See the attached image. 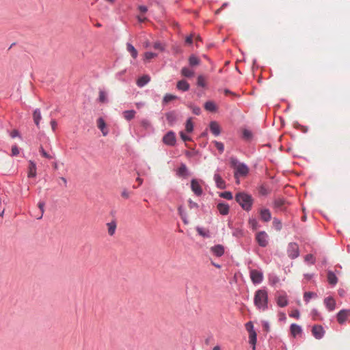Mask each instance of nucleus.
<instances>
[{
	"mask_svg": "<svg viewBox=\"0 0 350 350\" xmlns=\"http://www.w3.org/2000/svg\"><path fill=\"white\" fill-rule=\"evenodd\" d=\"M185 130L188 133H191L193 130V124L191 122V118H189L187 120L186 124H185Z\"/></svg>",
	"mask_w": 350,
	"mask_h": 350,
	"instance_id": "58836bf2",
	"label": "nucleus"
},
{
	"mask_svg": "<svg viewBox=\"0 0 350 350\" xmlns=\"http://www.w3.org/2000/svg\"><path fill=\"white\" fill-rule=\"evenodd\" d=\"M127 51L131 53V56L135 59L137 57V51L135 49V47L130 43L126 44Z\"/></svg>",
	"mask_w": 350,
	"mask_h": 350,
	"instance_id": "7c9ffc66",
	"label": "nucleus"
},
{
	"mask_svg": "<svg viewBox=\"0 0 350 350\" xmlns=\"http://www.w3.org/2000/svg\"><path fill=\"white\" fill-rule=\"evenodd\" d=\"M138 8L139 10L142 13H146L148 11L147 7L144 5H139Z\"/></svg>",
	"mask_w": 350,
	"mask_h": 350,
	"instance_id": "338daca9",
	"label": "nucleus"
},
{
	"mask_svg": "<svg viewBox=\"0 0 350 350\" xmlns=\"http://www.w3.org/2000/svg\"><path fill=\"white\" fill-rule=\"evenodd\" d=\"M214 180L219 189H224L226 188V183L219 174L215 173L214 174Z\"/></svg>",
	"mask_w": 350,
	"mask_h": 350,
	"instance_id": "dca6fc26",
	"label": "nucleus"
},
{
	"mask_svg": "<svg viewBox=\"0 0 350 350\" xmlns=\"http://www.w3.org/2000/svg\"><path fill=\"white\" fill-rule=\"evenodd\" d=\"M187 172V167L185 164H182L178 168L177 174L178 176H185Z\"/></svg>",
	"mask_w": 350,
	"mask_h": 350,
	"instance_id": "a19ab883",
	"label": "nucleus"
},
{
	"mask_svg": "<svg viewBox=\"0 0 350 350\" xmlns=\"http://www.w3.org/2000/svg\"><path fill=\"white\" fill-rule=\"evenodd\" d=\"M44 202H39L38 203V207H39V208L41 211V215H40V217L39 218H41L42 217V215H43V213H44Z\"/></svg>",
	"mask_w": 350,
	"mask_h": 350,
	"instance_id": "0e129e2a",
	"label": "nucleus"
},
{
	"mask_svg": "<svg viewBox=\"0 0 350 350\" xmlns=\"http://www.w3.org/2000/svg\"><path fill=\"white\" fill-rule=\"evenodd\" d=\"M256 241L262 247H266L269 243V236L265 231H260L256 234Z\"/></svg>",
	"mask_w": 350,
	"mask_h": 350,
	"instance_id": "20e7f679",
	"label": "nucleus"
},
{
	"mask_svg": "<svg viewBox=\"0 0 350 350\" xmlns=\"http://www.w3.org/2000/svg\"><path fill=\"white\" fill-rule=\"evenodd\" d=\"M273 226L276 230L280 231L282 229V222L280 219L274 218L273 220Z\"/></svg>",
	"mask_w": 350,
	"mask_h": 350,
	"instance_id": "ea45409f",
	"label": "nucleus"
},
{
	"mask_svg": "<svg viewBox=\"0 0 350 350\" xmlns=\"http://www.w3.org/2000/svg\"><path fill=\"white\" fill-rule=\"evenodd\" d=\"M217 208L221 215H226L229 213V206L227 204L219 203Z\"/></svg>",
	"mask_w": 350,
	"mask_h": 350,
	"instance_id": "aec40b11",
	"label": "nucleus"
},
{
	"mask_svg": "<svg viewBox=\"0 0 350 350\" xmlns=\"http://www.w3.org/2000/svg\"><path fill=\"white\" fill-rule=\"evenodd\" d=\"M291 334L294 337H295L297 335L301 334V328L299 325L293 323L291 325Z\"/></svg>",
	"mask_w": 350,
	"mask_h": 350,
	"instance_id": "a878e982",
	"label": "nucleus"
},
{
	"mask_svg": "<svg viewBox=\"0 0 350 350\" xmlns=\"http://www.w3.org/2000/svg\"><path fill=\"white\" fill-rule=\"evenodd\" d=\"M136 112L134 110H128L123 112V117L128 121L134 118Z\"/></svg>",
	"mask_w": 350,
	"mask_h": 350,
	"instance_id": "c756f323",
	"label": "nucleus"
},
{
	"mask_svg": "<svg viewBox=\"0 0 350 350\" xmlns=\"http://www.w3.org/2000/svg\"><path fill=\"white\" fill-rule=\"evenodd\" d=\"M230 163L232 167L234 169V177L237 179V183H239V176H245L249 173L248 167L243 163H240L236 158L231 157L230 159Z\"/></svg>",
	"mask_w": 350,
	"mask_h": 350,
	"instance_id": "f03ea898",
	"label": "nucleus"
},
{
	"mask_svg": "<svg viewBox=\"0 0 350 350\" xmlns=\"http://www.w3.org/2000/svg\"><path fill=\"white\" fill-rule=\"evenodd\" d=\"M236 201L245 211H250L253 204L252 196L244 192H239L235 196Z\"/></svg>",
	"mask_w": 350,
	"mask_h": 350,
	"instance_id": "7ed1b4c3",
	"label": "nucleus"
},
{
	"mask_svg": "<svg viewBox=\"0 0 350 350\" xmlns=\"http://www.w3.org/2000/svg\"><path fill=\"white\" fill-rule=\"evenodd\" d=\"M285 204L286 202L282 198H278L274 200V208L278 210L284 211Z\"/></svg>",
	"mask_w": 350,
	"mask_h": 350,
	"instance_id": "4be33fe9",
	"label": "nucleus"
},
{
	"mask_svg": "<svg viewBox=\"0 0 350 350\" xmlns=\"http://www.w3.org/2000/svg\"><path fill=\"white\" fill-rule=\"evenodd\" d=\"M311 315H312L313 320H317L319 317V313L316 309H313L311 311Z\"/></svg>",
	"mask_w": 350,
	"mask_h": 350,
	"instance_id": "864d4df0",
	"label": "nucleus"
},
{
	"mask_svg": "<svg viewBox=\"0 0 350 350\" xmlns=\"http://www.w3.org/2000/svg\"><path fill=\"white\" fill-rule=\"evenodd\" d=\"M33 119L36 126L38 128H40V122L42 120V115L40 110L39 109H36L34 110L33 113Z\"/></svg>",
	"mask_w": 350,
	"mask_h": 350,
	"instance_id": "6ab92c4d",
	"label": "nucleus"
},
{
	"mask_svg": "<svg viewBox=\"0 0 350 350\" xmlns=\"http://www.w3.org/2000/svg\"><path fill=\"white\" fill-rule=\"evenodd\" d=\"M165 117L170 124H173L176 121V114L174 111L167 112Z\"/></svg>",
	"mask_w": 350,
	"mask_h": 350,
	"instance_id": "393cba45",
	"label": "nucleus"
},
{
	"mask_svg": "<svg viewBox=\"0 0 350 350\" xmlns=\"http://www.w3.org/2000/svg\"><path fill=\"white\" fill-rule=\"evenodd\" d=\"M312 333L315 338L321 339L324 336L325 330L321 325H316L313 326Z\"/></svg>",
	"mask_w": 350,
	"mask_h": 350,
	"instance_id": "1a4fd4ad",
	"label": "nucleus"
},
{
	"mask_svg": "<svg viewBox=\"0 0 350 350\" xmlns=\"http://www.w3.org/2000/svg\"><path fill=\"white\" fill-rule=\"evenodd\" d=\"M210 130L215 136H218L221 133V128L219 124L215 122L212 121L210 123Z\"/></svg>",
	"mask_w": 350,
	"mask_h": 350,
	"instance_id": "2eb2a0df",
	"label": "nucleus"
},
{
	"mask_svg": "<svg viewBox=\"0 0 350 350\" xmlns=\"http://www.w3.org/2000/svg\"><path fill=\"white\" fill-rule=\"evenodd\" d=\"M191 189L192 191L198 196H200L202 194L203 190L200 183L199 180L196 179H192L191 181Z\"/></svg>",
	"mask_w": 350,
	"mask_h": 350,
	"instance_id": "0eeeda50",
	"label": "nucleus"
},
{
	"mask_svg": "<svg viewBox=\"0 0 350 350\" xmlns=\"http://www.w3.org/2000/svg\"><path fill=\"white\" fill-rule=\"evenodd\" d=\"M260 215L261 219L265 222H268L271 219V214L269 209L262 208L260 211Z\"/></svg>",
	"mask_w": 350,
	"mask_h": 350,
	"instance_id": "4468645a",
	"label": "nucleus"
},
{
	"mask_svg": "<svg viewBox=\"0 0 350 350\" xmlns=\"http://www.w3.org/2000/svg\"><path fill=\"white\" fill-rule=\"evenodd\" d=\"M181 74L186 77H191L194 75V72L187 67H184L181 70Z\"/></svg>",
	"mask_w": 350,
	"mask_h": 350,
	"instance_id": "72a5a7b5",
	"label": "nucleus"
},
{
	"mask_svg": "<svg viewBox=\"0 0 350 350\" xmlns=\"http://www.w3.org/2000/svg\"><path fill=\"white\" fill-rule=\"evenodd\" d=\"M178 211L179 215H180L183 222L185 224H187V221L183 215V211L182 206L178 207Z\"/></svg>",
	"mask_w": 350,
	"mask_h": 350,
	"instance_id": "13d9d810",
	"label": "nucleus"
},
{
	"mask_svg": "<svg viewBox=\"0 0 350 350\" xmlns=\"http://www.w3.org/2000/svg\"><path fill=\"white\" fill-rule=\"evenodd\" d=\"M350 317V310H342L337 314V321L340 324L345 323Z\"/></svg>",
	"mask_w": 350,
	"mask_h": 350,
	"instance_id": "6e6552de",
	"label": "nucleus"
},
{
	"mask_svg": "<svg viewBox=\"0 0 350 350\" xmlns=\"http://www.w3.org/2000/svg\"><path fill=\"white\" fill-rule=\"evenodd\" d=\"M213 255L220 257L224 254V247L221 245L213 246L210 249Z\"/></svg>",
	"mask_w": 350,
	"mask_h": 350,
	"instance_id": "f8f14e48",
	"label": "nucleus"
},
{
	"mask_svg": "<svg viewBox=\"0 0 350 350\" xmlns=\"http://www.w3.org/2000/svg\"><path fill=\"white\" fill-rule=\"evenodd\" d=\"M178 97L175 95H173V94H166L164 97H163V103L164 104H167L169 102L172 101V100H176L177 99Z\"/></svg>",
	"mask_w": 350,
	"mask_h": 350,
	"instance_id": "e433bc0d",
	"label": "nucleus"
},
{
	"mask_svg": "<svg viewBox=\"0 0 350 350\" xmlns=\"http://www.w3.org/2000/svg\"><path fill=\"white\" fill-rule=\"evenodd\" d=\"M150 81V77L148 75H143L142 77H139L137 81V85L139 87H144L145 85H146L149 81Z\"/></svg>",
	"mask_w": 350,
	"mask_h": 350,
	"instance_id": "b1692460",
	"label": "nucleus"
},
{
	"mask_svg": "<svg viewBox=\"0 0 350 350\" xmlns=\"http://www.w3.org/2000/svg\"><path fill=\"white\" fill-rule=\"evenodd\" d=\"M157 56V54L152 52H146L144 54L145 59L150 60Z\"/></svg>",
	"mask_w": 350,
	"mask_h": 350,
	"instance_id": "79ce46f5",
	"label": "nucleus"
},
{
	"mask_svg": "<svg viewBox=\"0 0 350 350\" xmlns=\"http://www.w3.org/2000/svg\"><path fill=\"white\" fill-rule=\"evenodd\" d=\"M277 304L280 307H285L288 305V300L286 295H280L276 298Z\"/></svg>",
	"mask_w": 350,
	"mask_h": 350,
	"instance_id": "412c9836",
	"label": "nucleus"
},
{
	"mask_svg": "<svg viewBox=\"0 0 350 350\" xmlns=\"http://www.w3.org/2000/svg\"><path fill=\"white\" fill-rule=\"evenodd\" d=\"M190 109L192 110L193 113L196 115H200L201 112V109L199 107L195 105H190Z\"/></svg>",
	"mask_w": 350,
	"mask_h": 350,
	"instance_id": "de8ad7c7",
	"label": "nucleus"
},
{
	"mask_svg": "<svg viewBox=\"0 0 350 350\" xmlns=\"http://www.w3.org/2000/svg\"><path fill=\"white\" fill-rule=\"evenodd\" d=\"M248 224L253 230H256L259 228L258 222L255 218H250L248 221Z\"/></svg>",
	"mask_w": 350,
	"mask_h": 350,
	"instance_id": "f704fd0d",
	"label": "nucleus"
},
{
	"mask_svg": "<svg viewBox=\"0 0 350 350\" xmlns=\"http://www.w3.org/2000/svg\"><path fill=\"white\" fill-rule=\"evenodd\" d=\"M305 260L306 261L310 262L311 263H314V257H313V256L312 254L306 255V257H305Z\"/></svg>",
	"mask_w": 350,
	"mask_h": 350,
	"instance_id": "052dcab7",
	"label": "nucleus"
},
{
	"mask_svg": "<svg viewBox=\"0 0 350 350\" xmlns=\"http://www.w3.org/2000/svg\"><path fill=\"white\" fill-rule=\"evenodd\" d=\"M220 197L221 198H224L225 199H227V200H231L232 199V194L231 192L230 191H225V192H223L221 193L220 195H219Z\"/></svg>",
	"mask_w": 350,
	"mask_h": 350,
	"instance_id": "c03bdc74",
	"label": "nucleus"
},
{
	"mask_svg": "<svg viewBox=\"0 0 350 350\" xmlns=\"http://www.w3.org/2000/svg\"><path fill=\"white\" fill-rule=\"evenodd\" d=\"M141 125L144 128V129H148L150 126V122L148 120H142L141 121Z\"/></svg>",
	"mask_w": 350,
	"mask_h": 350,
	"instance_id": "5fc2aeb1",
	"label": "nucleus"
},
{
	"mask_svg": "<svg viewBox=\"0 0 350 350\" xmlns=\"http://www.w3.org/2000/svg\"><path fill=\"white\" fill-rule=\"evenodd\" d=\"M51 129L53 131H55L57 129V123L56 122L55 120H52L51 121Z\"/></svg>",
	"mask_w": 350,
	"mask_h": 350,
	"instance_id": "680f3d73",
	"label": "nucleus"
},
{
	"mask_svg": "<svg viewBox=\"0 0 350 350\" xmlns=\"http://www.w3.org/2000/svg\"><path fill=\"white\" fill-rule=\"evenodd\" d=\"M204 109L208 111H215L217 110V106L213 101H207L204 104Z\"/></svg>",
	"mask_w": 350,
	"mask_h": 350,
	"instance_id": "cd10ccee",
	"label": "nucleus"
},
{
	"mask_svg": "<svg viewBox=\"0 0 350 350\" xmlns=\"http://www.w3.org/2000/svg\"><path fill=\"white\" fill-rule=\"evenodd\" d=\"M206 79L204 78V77L202 75L198 76L197 79V85L198 86L204 88L206 86Z\"/></svg>",
	"mask_w": 350,
	"mask_h": 350,
	"instance_id": "4c0bfd02",
	"label": "nucleus"
},
{
	"mask_svg": "<svg viewBox=\"0 0 350 350\" xmlns=\"http://www.w3.org/2000/svg\"><path fill=\"white\" fill-rule=\"evenodd\" d=\"M256 333L255 331H250L249 334V342L253 345V350H255V345L256 343Z\"/></svg>",
	"mask_w": 350,
	"mask_h": 350,
	"instance_id": "c85d7f7f",
	"label": "nucleus"
},
{
	"mask_svg": "<svg viewBox=\"0 0 350 350\" xmlns=\"http://www.w3.org/2000/svg\"><path fill=\"white\" fill-rule=\"evenodd\" d=\"M131 192L129 191L126 189H124L121 192V196L124 199H129L130 198Z\"/></svg>",
	"mask_w": 350,
	"mask_h": 350,
	"instance_id": "09e8293b",
	"label": "nucleus"
},
{
	"mask_svg": "<svg viewBox=\"0 0 350 350\" xmlns=\"http://www.w3.org/2000/svg\"><path fill=\"white\" fill-rule=\"evenodd\" d=\"M196 230L198 233L203 237L209 238L211 237L210 232L208 230H204L202 228L197 227Z\"/></svg>",
	"mask_w": 350,
	"mask_h": 350,
	"instance_id": "c9c22d12",
	"label": "nucleus"
},
{
	"mask_svg": "<svg viewBox=\"0 0 350 350\" xmlns=\"http://www.w3.org/2000/svg\"><path fill=\"white\" fill-rule=\"evenodd\" d=\"M246 329L248 331L249 334L250 333V331H254V326L252 322H248L245 325Z\"/></svg>",
	"mask_w": 350,
	"mask_h": 350,
	"instance_id": "bf43d9fd",
	"label": "nucleus"
},
{
	"mask_svg": "<svg viewBox=\"0 0 350 350\" xmlns=\"http://www.w3.org/2000/svg\"><path fill=\"white\" fill-rule=\"evenodd\" d=\"M180 136L184 142L190 141L191 138L188 135H185L183 131L180 132Z\"/></svg>",
	"mask_w": 350,
	"mask_h": 350,
	"instance_id": "4d7b16f0",
	"label": "nucleus"
},
{
	"mask_svg": "<svg viewBox=\"0 0 350 350\" xmlns=\"http://www.w3.org/2000/svg\"><path fill=\"white\" fill-rule=\"evenodd\" d=\"M98 101L102 103H105L108 102L107 92H105L103 90L99 91Z\"/></svg>",
	"mask_w": 350,
	"mask_h": 350,
	"instance_id": "473e14b6",
	"label": "nucleus"
},
{
	"mask_svg": "<svg viewBox=\"0 0 350 350\" xmlns=\"http://www.w3.org/2000/svg\"><path fill=\"white\" fill-rule=\"evenodd\" d=\"M163 142L167 146H174L176 144V136L173 131L167 132L163 137Z\"/></svg>",
	"mask_w": 350,
	"mask_h": 350,
	"instance_id": "423d86ee",
	"label": "nucleus"
},
{
	"mask_svg": "<svg viewBox=\"0 0 350 350\" xmlns=\"http://www.w3.org/2000/svg\"><path fill=\"white\" fill-rule=\"evenodd\" d=\"M37 175V167L36 164L34 161H29L27 177L35 178Z\"/></svg>",
	"mask_w": 350,
	"mask_h": 350,
	"instance_id": "9d476101",
	"label": "nucleus"
},
{
	"mask_svg": "<svg viewBox=\"0 0 350 350\" xmlns=\"http://www.w3.org/2000/svg\"><path fill=\"white\" fill-rule=\"evenodd\" d=\"M19 154V149L16 145L12 147V156H16Z\"/></svg>",
	"mask_w": 350,
	"mask_h": 350,
	"instance_id": "6e6d98bb",
	"label": "nucleus"
},
{
	"mask_svg": "<svg viewBox=\"0 0 350 350\" xmlns=\"http://www.w3.org/2000/svg\"><path fill=\"white\" fill-rule=\"evenodd\" d=\"M224 94H225L226 95H232V96H237V94H235V93H234V92H231V91H230V90H229L228 89H225V90H224Z\"/></svg>",
	"mask_w": 350,
	"mask_h": 350,
	"instance_id": "774afa93",
	"label": "nucleus"
},
{
	"mask_svg": "<svg viewBox=\"0 0 350 350\" xmlns=\"http://www.w3.org/2000/svg\"><path fill=\"white\" fill-rule=\"evenodd\" d=\"M153 48L155 50L163 51L164 50V45L159 42H157L153 44Z\"/></svg>",
	"mask_w": 350,
	"mask_h": 350,
	"instance_id": "a18cd8bd",
	"label": "nucleus"
},
{
	"mask_svg": "<svg viewBox=\"0 0 350 350\" xmlns=\"http://www.w3.org/2000/svg\"><path fill=\"white\" fill-rule=\"evenodd\" d=\"M250 276L254 284H260L263 280V273L256 269H252L250 272Z\"/></svg>",
	"mask_w": 350,
	"mask_h": 350,
	"instance_id": "39448f33",
	"label": "nucleus"
},
{
	"mask_svg": "<svg viewBox=\"0 0 350 350\" xmlns=\"http://www.w3.org/2000/svg\"><path fill=\"white\" fill-rule=\"evenodd\" d=\"M316 295L315 293H312V292H306L304 293V300L306 302H308L310 301V299L314 297Z\"/></svg>",
	"mask_w": 350,
	"mask_h": 350,
	"instance_id": "37998d69",
	"label": "nucleus"
},
{
	"mask_svg": "<svg viewBox=\"0 0 350 350\" xmlns=\"http://www.w3.org/2000/svg\"><path fill=\"white\" fill-rule=\"evenodd\" d=\"M189 206L190 208H198V205L196 202H193L191 200H189Z\"/></svg>",
	"mask_w": 350,
	"mask_h": 350,
	"instance_id": "e2e57ef3",
	"label": "nucleus"
},
{
	"mask_svg": "<svg viewBox=\"0 0 350 350\" xmlns=\"http://www.w3.org/2000/svg\"><path fill=\"white\" fill-rule=\"evenodd\" d=\"M10 136L12 137V138H14L16 137H18L19 136V132L14 129L13 130L11 133H10Z\"/></svg>",
	"mask_w": 350,
	"mask_h": 350,
	"instance_id": "69168bd1",
	"label": "nucleus"
},
{
	"mask_svg": "<svg viewBox=\"0 0 350 350\" xmlns=\"http://www.w3.org/2000/svg\"><path fill=\"white\" fill-rule=\"evenodd\" d=\"M97 126L101 131L103 135L106 136L108 134V129L106 126L105 120L102 118L97 120Z\"/></svg>",
	"mask_w": 350,
	"mask_h": 350,
	"instance_id": "ddd939ff",
	"label": "nucleus"
},
{
	"mask_svg": "<svg viewBox=\"0 0 350 350\" xmlns=\"http://www.w3.org/2000/svg\"><path fill=\"white\" fill-rule=\"evenodd\" d=\"M327 280L332 285H336L338 282V278L332 271H329L327 273Z\"/></svg>",
	"mask_w": 350,
	"mask_h": 350,
	"instance_id": "bb28decb",
	"label": "nucleus"
},
{
	"mask_svg": "<svg viewBox=\"0 0 350 350\" xmlns=\"http://www.w3.org/2000/svg\"><path fill=\"white\" fill-rule=\"evenodd\" d=\"M189 62L190 66H195L200 64V60L198 57L192 55L189 58Z\"/></svg>",
	"mask_w": 350,
	"mask_h": 350,
	"instance_id": "2f4dec72",
	"label": "nucleus"
},
{
	"mask_svg": "<svg viewBox=\"0 0 350 350\" xmlns=\"http://www.w3.org/2000/svg\"><path fill=\"white\" fill-rule=\"evenodd\" d=\"M324 304L326 306L327 308L329 311H332L335 309L336 307V301L332 297H326L324 299Z\"/></svg>",
	"mask_w": 350,
	"mask_h": 350,
	"instance_id": "f3484780",
	"label": "nucleus"
},
{
	"mask_svg": "<svg viewBox=\"0 0 350 350\" xmlns=\"http://www.w3.org/2000/svg\"><path fill=\"white\" fill-rule=\"evenodd\" d=\"M243 135L244 138L249 139L252 137V135L251 131H250L249 130L245 129L243 132Z\"/></svg>",
	"mask_w": 350,
	"mask_h": 350,
	"instance_id": "603ef678",
	"label": "nucleus"
},
{
	"mask_svg": "<svg viewBox=\"0 0 350 350\" xmlns=\"http://www.w3.org/2000/svg\"><path fill=\"white\" fill-rule=\"evenodd\" d=\"M255 306L262 311L268 308V293L265 289H258L255 292L254 297Z\"/></svg>",
	"mask_w": 350,
	"mask_h": 350,
	"instance_id": "f257e3e1",
	"label": "nucleus"
},
{
	"mask_svg": "<svg viewBox=\"0 0 350 350\" xmlns=\"http://www.w3.org/2000/svg\"><path fill=\"white\" fill-rule=\"evenodd\" d=\"M215 147L217 148V150L221 153L224 152V146L221 142L215 141L214 142Z\"/></svg>",
	"mask_w": 350,
	"mask_h": 350,
	"instance_id": "49530a36",
	"label": "nucleus"
},
{
	"mask_svg": "<svg viewBox=\"0 0 350 350\" xmlns=\"http://www.w3.org/2000/svg\"><path fill=\"white\" fill-rule=\"evenodd\" d=\"M288 253L289 257L295 258L299 256L298 246L295 243H291L288 247Z\"/></svg>",
	"mask_w": 350,
	"mask_h": 350,
	"instance_id": "9b49d317",
	"label": "nucleus"
},
{
	"mask_svg": "<svg viewBox=\"0 0 350 350\" xmlns=\"http://www.w3.org/2000/svg\"><path fill=\"white\" fill-rule=\"evenodd\" d=\"M289 316L298 319L299 318V311L297 309H295L289 314Z\"/></svg>",
	"mask_w": 350,
	"mask_h": 350,
	"instance_id": "3c124183",
	"label": "nucleus"
},
{
	"mask_svg": "<svg viewBox=\"0 0 350 350\" xmlns=\"http://www.w3.org/2000/svg\"><path fill=\"white\" fill-rule=\"evenodd\" d=\"M40 152L44 157L46 159H51L52 158V157L44 150L42 146L40 147Z\"/></svg>",
	"mask_w": 350,
	"mask_h": 350,
	"instance_id": "8fccbe9b",
	"label": "nucleus"
},
{
	"mask_svg": "<svg viewBox=\"0 0 350 350\" xmlns=\"http://www.w3.org/2000/svg\"><path fill=\"white\" fill-rule=\"evenodd\" d=\"M189 84L185 80L178 81L176 88L181 91L186 92L189 89Z\"/></svg>",
	"mask_w": 350,
	"mask_h": 350,
	"instance_id": "5701e85b",
	"label": "nucleus"
},
{
	"mask_svg": "<svg viewBox=\"0 0 350 350\" xmlns=\"http://www.w3.org/2000/svg\"><path fill=\"white\" fill-rule=\"evenodd\" d=\"M106 226L107 227L108 234L110 236H113L115 234L117 228L116 221L113 220L110 222L107 223Z\"/></svg>",
	"mask_w": 350,
	"mask_h": 350,
	"instance_id": "a211bd4d",
	"label": "nucleus"
}]
</instances>
